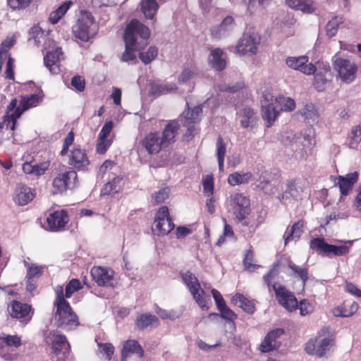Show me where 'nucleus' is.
Segmentation results:
<instances>
[{"label": "nucleus", "instance_id": "nucleus-47", "mask_svg": "<svg viewBox=\"0 0 361 361\" xmlns=\"http://www.w3.org/2000/svg\"><path fill=\"white\" fill-rule=\"evenodd\" d=\"M343 22V18L339 16H335L330 20L326 26L327 36L329 37H334L337 33L339 25Z\"/></svg>", "mask_w": 361, "mask_h": 361}, {"label": "nucleus", "instance_id": "nucleus-16", "mask_svg": "<svg viewBox=\"0 0 361 361\" xmlns=\"http://www.w3.org/2000/svg\"><path fill=\"white\" fill-rule=\"evenodd\" d=\"M286 63L290 68L299 71L307 75H312L316 71V66L312 63H309L307 56H288L286 59Z\"/></svg>", "mask_w": 361, "mask_h": 361}, {"label": "nucleus", "instance_id": "nucleus-50", "mask_svg": "<svg viewBox=\"0 0 361 361\" xmlns=\"http://www.w3.org/2000/svg\"><path fill=\"white\" fill-rule=\"evenodd\" d=\"M275 104L280 106L281 111H293L295 108V101L291 98L279 97L275 99Z\"/></svg>", "mask_w": 361, "mask_h": 361}, {"label": "nucleus", "instance_id": "nucleus-43", "mask_svg": "<svg viewBox=\"0 0 361 361\" xmlns=\"http://www.w3.org/2000/svg\"><path fill=\"white\" fill-rule=\"evenodd\" d=\"M191 295L202 310H209V304L211 303V298L209 295L206 294L203 289L200 288V290L195 291L191 293Z\"/></svg>", "mask_w": 361, "mask_h": 361}, {"label": "nucleus", "instance_id": "nucleus-5", "mask_svg": "<svg viewBox=\"0 0 361 361\" xmlns=\"http://www.w3.org/2000/svg\"><path fill=\"white\" fill-rule=\"evenodd\" d=\"M347 244L342 245H334L327 243L322 238H314L310 242V247L318 255L326 257H341L346 255L350 252L352 242L348 241Z\"/></svg>", "mask_w": 361, "mask_h": 361}, {"label": "nucleus", "instance_id": "nucleus-42", "mask_svg": "<svg viewBox=\"0 0 361 361\" xmlns=\"http://www.w3.org/2000/svg\"><path fill=\"white\" fill-rule=\"evenodd\" d=\"M252 177V174L251 172H246L242 174L239 172H234L228 176V183L232 186L245 184L249 183Z\"/></svg>", "mask_w": 361, "mask_h": 361}, {"label": "nucleus", "instance_id": "nucleus-29", "mask_svg": "<svg viewBox=\"0 0 361 361\" xmlns=\"http://www.w3.org/2000/svg\"><path fill=\"white\" fill-rule=\"evenodd\" d=\"M35 193L32 190L25 185H19L16 190L14 200L18 205H26L33 200Z\"/></svg>", "mask_w": 361, "mask_h": 361}, {"label": "nucleus", "instance_id": "nucleus-13", "mask_svg": "<svg viewBox=\"0 0 361 361\" xmlns=\"http://www.w3.org/2000/svg\"><path fill=\"white\" fill-rule=\"evenodd\" d=\"M334 68L338 71L341 80L350 83L356 78L357 66L350 61L338 58L334 62Z\"/></svg>", "mask_w": 361, "mask_h": 361}, {"label": "nucleus", "instance_id": "nucleus-18", "mask_svg": "<svg viewBox=\"0 0 361 361\" xmlns=\"http://www.w3.org/2000/svg\"><path fill=\"white\" fill-rule=\"evenodd\" d=\"M284 333V329L281 328L269 331L260 344V350L262 353H269L279 349L281 345L279 339Z\"/></svg>", "mask_w": 361, "mask_h": 361}, {"label": "nucleus", "instance_id": "nucleus-53", "mask_svg": "<svg viewBox=\"0 0 361 361\" xmlns=\"http://www.w3.org/2000/svg\"><path fill=\"white\" fill-rule=\"evenodd\" d=\"M97 345L101 354L106 357L107 360H111L114 353V346L111 343H98Z\"/></svg>", "mask_w": 361, "mask_h": 361}, {"label": "nucleus", "instance_id": "nucleus-11", "mask_svg": "<svg viewBox=\"0 0 361 361\" xmlns=\"http://www.w3.org/2000/svg\"><path fill=\"white\" fill-rule=\"evenodd\" d=\"M54 338L51 341V360L66 361L71 352V344L66 336L61 334H53Z\"/></svg>", "mask_w": 361, "mask_h": 361}, {"label": "nucleus", "instance_id": "nucleus-39", "mask_svg": "<svg viewBox=\"0 0 361 361\" xmlns=\"http://www.w3.org/2000/svg\"><path fill=\"white\" fill-rule=\"evenodd\" d=\"M180 274L183 282L189 288L190 293L200 290V283L194 274L187 271L186 272L180 273Z\"/></svg>", "mask_w": 361, "mask_h": 361}, {"label": "nucleus", "instance_id": "nucleus-28", "mask_svg": "<svg viewBox=\"0 0 361 361\" xmlns=\"http://www.w3.org/2000/svg\"><path fill=\"white\" fill-rule=\"evenodd\" d=\"M224 54V51L220 48L212 50L208 57L209 66L216 71L224 70L226 66V61L223 57Z\"/></svg>", "mask_w": 361, "mask_h": 361}, {"label": "nucleus", "instance_id": "nucleus-46", "mask_svg": "<svg viewBox=\"0 0 361 361\" xmlns=\"http://www.w3.org/2000/svg\"><path fill=\"white\" fill-rule=\"evenodd\" d=\"M197 74L195 66H184L182 72L178 78L179 84H185L192 79Z\"/></svg>", "mask_w": 361, "mask_h": 361}, {"label": "nucleus", "instance_id": "nucleus-60", "mask_svg": "<svg viewBox=\"0 0 361 361\" xmlns=\"http://www.w3.org/2000/svg\"><path fill=\"white\" fill-rule=\"evenodd\" d=\"M221 312V317L228 321H234L237 319V314L226 305L218 309Z\"/></svg>", "mask_w": 361, "mask_h": 361}, {"label": "nucleus", "instance_id": "nucleus-57", "mask_svg": "<svg viewBox=\"0 0 361 361\" xmlns=\"http://www.w3.org/2000/svg\"><path fill=\"white\" fill-rule=\"evenodd\" d=\"M350 139L351 147H355L361 142V126H356L352 128Z\"/></svg>", "mask_w": 361, "mask_h": 361}, {"label": "nucleus", "instance_id": "nucleus-49", "mask_svg": "<svg viewBox=\"0 0 361 361\" xmlns=\"http://www.w3.org/2000/svg\"><path fill=\"white\" fill-rule=\"evenodd\" d=\"M158 54V49L156 47H149L147 51L140 52L139 58L145 64L151 63Z\"/></svg>", "mask_w": 361, "mask_h": 361}, {"label": "nucleus", "instance_id": "nucleus-56", "mask_svg": "<svg viewBox=\"0 0 361 361\" xmlns=\"http://www.w3.org/2000/svg\"><path fill=\"white\" fill-rule=\"evenodd\" d=\"M44 267L35 264H28L27 277L32 279L35 277H39L42 275Z\"/></svg>", "mask_w": 361, "mask_h": 361}, {"label": "nucleus", "instance_id": "nucleus-1", "mask_svg": "<svg viewBox=\"0 0 361 361\" xmlns=\"http://www.w3.org/2000/svg\"><path fill=\"white\" fill-rule=\"evenodd\" d=\"M180 123L177 120H169L161 132L152 130L140 140V145L149 155H157L177 141Z\"/></svg>", "mask_w": 361, "mask_h": 361}, {"label": "nucleus", "instance_id": "nucleus-24", "mask_svg": "<svg viewBox=\"0 0 361 361\" xmlns=\"http://www.w3.org/2000/svg\"><path fill=\"white\" fill-rule=\"evenodd\" d=\"M235 25V19L231 16L225 17L221 23L210 29L211 35L213 38L221 39L228 35Z\"/></svg>", "mask_w": 361, "mask_h": 361}, {"label": "nucleus", "instance_id": "nucleus-48", "mask_svg": "<svg viewBox=\"0 0 361 361\" xmlns=\"http://www.w3.org/2000/svg\"><path fill=\"white\" fill-rule=\"evenodd\" d=\"M82 288V286L78 279H71L66 286L64 298H70L74 293Z\"/></svg>", "mask_w": 361, "mask_h": 361}, {"label": "nucleus", "instance_id": "nucleus-51", "mask_svg": "<svg viewBox=\"0 0 361 361\" xmlns=\"http://www.w3.org/2000/svg\"><path fill=\"white\" fill-rule=\"evenodd\" d=\"M169 189L164 188L152 194V199L154 205L160 204L169 198Z\"/></svg>", "mask_w": 361, "mask_h": 361}, {"label": "nucleus", "instance_id": "nucleus-15", "mask_svg": "<svg viewBox=\"0 0 361 361\" xmlns=\"http://www.w3.org/2000/svg\"><path fill=\"white\" fill-rule=\"evenodd\" d=\"M260 38L257 35L244 34L236 46V52L240 55L256 54Z\"/></svg>", "mask_w": 361, "mask_h": 361}, {"label": "nucleus", "instance_id": "nucleus-26", "mask_svg": "<svg viewBox=\"0 0 361 361\" xmlns=\"http://www.w3.org/2000/svg\"><path fill=\"white\" fill-rule=\"evenodd\" d=\"M240 123L242 128H253L257 122V112L250 107H245L238 112Z\"/></svg>", "mask_w": 361, "mask_h": 361}, {"label": "nucleus", "instance_id": "nucleus-6", "mask_svg": "<svg viewBox=\"0 0 361 361\" xmlns=\"http://www.w3.org/2000/svg\"><path fill=\"white\" fill-rule=\"evenodd\" d=\"M328 328L322 329L318 333L317 338H312L305 344V350L309 355L323 357L332 345L334 338L329 335Z\"/></svg>", "mask_w": 361, "mask_h": 361}, {"label": "nucleus", "instance_id": "nucleus-52", "mask_svg": "<svg viewBox=\"0 0 361 361\" xmlns=\"http://www.w3.org/2000/svg\"><path fill=\"white\" fill-rule=\"evenodd\" d=\"M204 192L207 193L208 197H212L214 192V181L212 174L207 175L202 180Z\"/></svg>", "mask_w": 361, "mask_h": 361}, {"label": "nucleus", "instance_id": "nucleus-21", "mask_svg": "<svg viewBox=\"0 0 361 361\" xmlns=\"http://www.w3.org/2000/svg\"><path fill=\"white\" fill-rule=\"evenodd\" d=\"M94 23L92 17L85 16L79 18L73 27L74 36L82 42H87L90 39V27Z\"/></svg>", "mask_w": 361, "mask_h": 361}, {"label": "nucleus", "instance_id": "nucleus-37", "mask_svg": "<svg viewBox=\"0 0 361 361\" xmlns=\"http://www.w3.org/2000/svg\"><path fill=\"white\" fill-rule=\"evenodd\" d=\"M159 322V320L157 316L152 314H142L137 317L135 326L139 330H144L150 325H158Z\"/></svg>", "mask_w": 361, "mask_h": 361}, {"label": "nucleus", "instance_id": "nucleus-33", "mask_svg": "<svg viewBox=\"0 0 361 361\" xmlns=\"http://www.w3.org/2000/svg\"><path fill=\"white\" fill-rule=\"evenodd\" d=\"M288 6L295 10L306 13H312L316 7L312 0H286Z\"/></svg>", "mask_w": 361, "mask_h": 361}, {"label": "nucleus", "instance_id": "nucleus-9", "mask_svg": "<svg viewBox=\"0 0 361 361\" xmlns=\"http://www.w3.org/2000/svg\"><path fill=\"white\" fill-rule=\"evenodd\" d=\"M22 344L20 336L3 334L0 336V357L6 361L16 360L19 354L12 348H18Z\"/></svg>", "mask_w": 361, "mask_h": 361}, {"label": "nucleus", "instance_id": "nucleus-41", "mask_svg": "<svg viewBox=\"0 0 361 361\" xmlns=\"http://www.w3.org/2000/svg\"><path fill=\"white\" fill-rule=\"evenodd\" d=\"M61 48H57L55 50L49 51L44 57V65L49 69L51 73H56L54 71L55 68L53 66L59 61L60 56L62 54Z\"/></svg>", "mask_w": 361, "mask_h": 361}, {"label": "nucleus", "instance_id": "nucleus-19", "mask_svg": "<svg viewBox=\"0 0 361 361\" xmlns=\"http://www.w3.org/2000/svg\"><path fill=\"white\" fill-rule=\"evenodd\" d=\"M314 74V87L318 92L324 91L333 78L331 67L329 65H323L322 67L316 68Z\"/></svg>", "mask_w": 361, "mask_h": 361}, {"label": "nucleus", "instance_id": "nucleus-22", "mask_svg": "<svg viewBox=\"0 0 361 361\" xmlns=\"http://www.w3.org/2000/svg\"><path fill=\"white\" fill-rule=\"evenodd\" d=\"M93 280L99 286H113L114 271L102 267H93L91 269Z\"/></svg>", "mask_w": 361, "mask_h": 361}, {"label": "nucleus", "instance_id": "nucleus-12", "mask_svg": "<svg viewBox=\"0 0 361 361\" xmlns=\"http://www.w3.org/2000/svg\"><path fill=\"white\" fill-rule=\"evenodd\" d=\"M358 178L359 173L357 171L347 173L345 176H330L331 180L334 183V186L339 188L341 197L348 196L351 192Z\"/></svg>", "mask_w": 361, "mask_h": 361}, {"label": "nucleus", "instance_id": "nucleus-3", "mask_svg": "<svg viewBox=\"0 0 361 361\" xmlns=\"http://www.w3.org/2000/svg\"><path fill=\"white\" fill-rule=\"evenodd\" d=\"M55 293L54 319L56 326L66 331L75 329L80 325L79 317L73 311L70 303L64 298L63 286H58Z\"/></svg>", "mask_w": 361, "mask_h": 361}, {"label": "nucleus", "instance_id": "nucleus-59", "mask_svg": "<svg viewBox=\"0 0 361 361\" xmlns=\"http://www.w3.org/2000/svg\"><path fill=\"white\" fill-rule=\"evenodd\" d=\"M216 147L217 159H224L226 153V144L221 135H219L216 140Z\"/></svg>", "mask_w": 361, "mask_h": 361}, {"label": "nucleus", "instance_id": "nucleus-38", "mask_svg": "<svg viewBox=\"0 0 361 361\" xmlns=\"http://www.w3.org/2000/svg\"><path fill=\"white\" fill-rule=\"evenodd\" d=\"M159 4L156 0H142L140 3L141 11L145 18L152 20L156 15Z\"/></svg>", "mask_w": 361, "mask_h": 361}, {"label": "nucleus", "instance_id": "nucleus-54", "mask_svg": "<svg viewBox=\"0 0 361 361\" xmlns=\"http://www.w3.org/2000/svg\"><path fill=\"white\" fill-rule=\"evenodd\" d=\"M279 274V268L278 264H274L273 267L269 269V272L263 276L264 283L267 286L270 290L271 285V281L278 276Z\"/></svg>", "mask_w": 361, "mask_h": 361}, {"label": "nucleus", "instance_id": "nucleus-34", "mask_svg": "<svg viewBox=\"0 0 361 361\" xmlns=\"http://www.w3.org/2000/svg\"><path fill=\"white\" fill-rule=\"evenodd\" d=\"M177 90V86L175 83L163 84L152 81L149 84V93L153 95H162Z\"/></svg>", "mask_w": 361, "mask_h": 361}, {"label": "nucleus", "instance_id": "nucleus-8", "mask_svg": "<svg viewBox=\"0 0 361 361\" xmlns=\"http://www.w3.org/2000/svg\"><path fill=\"white\" fill-rule=\"evenodd\" d=\"M69 220L68 212L66 209L50 210L42 227L49 232H61L65 231Z\"/></svg>", "mask_w": 361, "mask_h": 361}, {"label": "nucleus", "instance_id": "nucleus-58", "mask_svg": "<svg viewBox=\"0 0 361 361\" xmlns=\"http://www.w3.org/2000/svg\"><path fill=\"white\" fill-rule=\"evenodd\" d=\"M71 84L78 92H82L85 89V80L81 75L73 76L71 79Z\"/></svg>", "mask_w": 361, "mask_h": 361}, {"label": "nucleus", "instance_id": "nucleus-2", "mask_svg": "<svg viewBox=\"0 0 361 361\" xmlns=\"http://www.w3.org/2000/svg\"><path fill=\"white\" fill-rule=\"evenodd\" d=\"M149 37L150 30L148 27L138 20L133 19L125 29L126 49L123 53L121 61L127 62L134 60L136 58L135 51L147 45Z\"/></svg>", "mask_w": 361, "mask_h": 361}, {"label": "nucleus", "instance_id": "nucleus-17", "mask_svg": "<svg viewBox=\"0 0 361 361\" xmlns=\"http://www.w3.org/2000/svg\"><path fill=\"white\" fill-rule=\"evenodd\" d=\"M90 163L85 149L80 147H74L71 151L68 164L71 169L77 171H85L87 169Z\"/></svg>", "mask_w": 361, "mask_h": 361}, {"label": "nucleus", "instance_id": "nucleus-32", "mask_svg": "<svg viewBox=\"0 0 361 361\" xmlns=\"http://www.w3.org/2000/svg\"><path fill=\"white\" fill-rule=\"evenodd\" d=\"M278 106L274 102H271L267 105L263 104L262 106V116L264 121H267V127H271L274 123L276 118L279 114V111L277 109Z\"/></svg>", "mask_w": 361, "mask_h": 361}, {"label": "nucleus", "instance_id": "nucleus-61", "mask_svg": "<svg viewBox=\"0 0 361 361\" xmlns=\"http://www.w3.org/2000/svg\"><path fill=\"white\" fill-rule=\"evenodd\" d=\"M111 141L107 139H97V142L96 145V152L99 154H104L106 153L109 147L111 145Z\"/></svg>", "mask_w": 361, "mask_h": 361}, {"label": "nucleus", "instance_id": "nucleus-62", "mask_svg": "<svg viewBox=\"0 0 361 361\" xmlns=\"http://www.w3.org/2000/svg\"><path fill=\"white\" fill-rule=\"evenodd\" d=\"M32 0H7L8 6L13 10L24 9L31 3Z\"/></svg>", "mask_w": 361, "mask_h": 361}, {"label": "nucleus", "instance_id": "nucleus-35", "mask_svg": "<svg viewBox=\"0 0 361 361\" xmlns=\"http://www.w3.org/2000/svg\"><path fill=\"white\" fill-rule=\"evenodd\" d=\"M18 101L16 97L11 100L9 104L7 106L6 113L4 116L5 121L12 123V126H11V129L12 130H15L17 125V121L22 116L21 114L18 115V112L14 110L18 104Z\"/></svg>", "mask_w": 361, "mask_h": 361}, {"label": "nucleus", "instance_id": "nucleus-7", "mask_svg": "<svg viewBox=\"0 0 361 361\" xmlns=\"http://www.w3.org/2000/svg\"><path fill=\"white\" fill-rule=\"evenodd\" d=\"M228 201L238 222L242 223L243 226H248L249 222L245 219L250 212V199L236 192L231 195Z\"/></svg>", "mask_w": 361, "mask_h": 361}, {"label": "nucleus", "instance_id": "nucleus-36", "mask_svg": "<svg viewBox=\"0 0 361 361\" xmlns=\"http://www.w3.org/2000/svg\"><path fill=\"white\" fill-rule=\"evenodd\" d=\"M304 220L301 219L294 223L290 229L287 231L286 234L284 235L285 245H286L289 241L295 239H299L304 232Z\"/></svg>", "mask_w": 361, "mask_h": 361}, {"label": "nucleus", "instance_id": "nucleus-4", "mask_svg": "<svg viewBox=\"0 0 361 361\" xmlns=\"http://www.w3.org/2000/svg\"><path fill=\"white\" fill-rule=\"evenodd\" d=\"M273 290L278 302L287 310L292 312L298 308L302 316H306L313 312L314 307L307 300H302L298 303L294 295L284 286L274 283Z\"/></svg>", "mask_w": 361, "mask_h": 361}, {"label": "nucleus", "instance_id": "nucleus-64", "mask_svg": "<svg viewBox=\"0 0 361 361\" xmlns=\"http://www.w3.org/2000/svg\"><path fill=\"white\" fill-rule=\"evenodd\" d=\"M113 127L114 124L112 121L106 122L99 133L98 138H99L100 140L107 139V137L111 132Z\"/></svg>", "mask_w": 361, "mask_h": 361}, {"label": "nucleus", "instance_id": "nucleus-44", "mask_svg": "<svg viewBox=\"0 0 361 361\" xmlns=\"http://www.w3.org/2000/svg\"><path fill=\"white\" fill-rule=\"evenodd\" d=\"M185 114L183 126L194 125L200 121L202 109L201 106H197L191 110L188 109Z\"/></svg>", "mask_w": 361, "mask_h": 361}, {"label": "nucleus", "instance_id": "nucleus-10", "mask_svg": "<svg viewBox=\"0 0 361 361\" xmlns=\"http://www.w3.org/2000/svg\"><path fill=\"white\" fill-rule=\"evenodd\" d=\"M174 226L168 207H161L156 214L152 230L158 235H166L173 230Z\"/></svg>", "mask_w": 361, "mask_h": 361}, {"label": "nucleus", "instance_id": "nucleus-27", "mask_svg": "<svg viewBox=\"0 0 361 361\" xmlns=\"http://www.w3.org/2000/svg\"><path fill=\"white\" fill-rule=\"evenodd\" d=\"M233 305H238L244 312L252 314L256 311L255 302L254 300L247 298L244 295L237 293L231 299Z\"/></svg>", "mask_w": 361, "mask_h": 361}, {"label": "nucleus", "instance_id": "nucleus-55", "mask_svg": "<svg viewBox=\"0 0 361 361\" xmlns=\"http://www.w3.org/2000/svg\"><path fill=\"white\" fill-rule=\"evenodd\" d=\"M254 252L252 250L249 249L247 250L245 257L243 259V264L245 268L250 271H254L255 269L259 267V265L253 264Z\"/></svg>", "mask_w": 361, "mask_h": 361}, {"label": "nucleus", "instance_id": "nucleus-45", "mask_svg": "<svg viewBox=\"0 0 361 361\" xmlns=\"http://www.w3.org/2000/svg\"><path fill=\"white\" fill-rule=\"evenodd\" d=\"M122 180V177L117 176L106 183L103 188L104 195H113L118 193L121 190Z\"/></svg>", "mask_w": 361, "mask_h": 361}, {"label": "nucleus", "instance_id": "nucleus-40", "mask_svg": "<svg viewBox=\"0 0 361 361\" xmlns=\"http://www.w3.org/2000/svg\"><path fill=\"white\" fill-rule=\"evenodd\" d=\"M72 4L73 2L71 1L63 2L59 7L50 13L49 17V22L53 25L57 23L62 17L65 16Z\"/></svg>", "mask_w": 361, "mask_h": 361}, {"label": "nucleus", "instance_id": "nucleus-25", "mask_svg": "<svg viewBox=\"0 0 361 361\" xmlns=\"http://www.w3.org/2000/svg\"><path fill=\"white\" fill-rule=\"evenodd\" d=\"M131 354H136L139 357L142 358L144 357L145 351L138 341L128 339L123 343L121 350V361H126Z\"/></svg>", "mask_w": 361, "mask_h": 361}, {"label": "nucleus", "instance_id": "nucleus-20", "mask_svg": "<svg viewBox=\"0 0 361 361\" xmlns=\"http://www.w3.org/2000/svg\"><path fill=\"white\" fill-rule=\"evenodd\" d=\"M77 177V173L73 170L58 174L53 180V193L63 194L69 188L71 180L75 181Z\"/></svg>", "mask_w": 361, "mask_h": 361}, {"label": "nucleus", "instance_id": "nucleus-30", "mask_svg": "<svg viewBox=\"0 0 361 361\" xmlns=\"http://www.w3.org/2000/svg\"><path fill=\"white\" fill-rule=\"evenodd\" d=\"M358 304L353 300H345L341 305L334 308L333 312L336 317H348L353 315L358 310Z\"/></svg>", "mask_w": 361, "mask_h": 361}, {"label": "nucleus", "instance_id": "nucleus-14", "mask_svg": "<svg viewBox=\"0 0 361 361\" xmlns=\"http://www.w3.org/2000/svg\"><path fill=\"white\" fill-rule=\"evenodd\" d=\"M7 310L12 318L23 319L26 322L32 319L34 310L32 306L18 300H12L8 305Z\"/></svg>", "mask_w": 361, "mask_h": 361}, {"label": "nucleus", "instance_id": "nucleus-31", "mask_svg": "<svg viewBox=\"0 0 361 361\" xmlns=\"http://www.w3.org/2000/svg\"><path fill=\"white\" fill-rule=\"evenodd\" d=\"M287 267L291 271L290 275L294 278L300 280L302 286L305 287L309 279V269L307 266L300 267L295 264L291 259L287 260Z\"/></svg>", "mask_w": 361, "mask_h": 361}, {"label": "nucleus", "instance_id": "nucleus-63", "mask_svg": "<svg viewBox=\"0 0 361 361\" xmlns=\"http://www.w3.org/2000/svg\"><path fill=\"white\" fill-rule=\"evenodd\" d=\"M74 142V133L73 130L70 131L66 138L64 139L63 148L60 152L61 156H65L68 154V148Z\"/></svg>", "mask_w": 361, "mask_h": 361}, {"label": "nucleus", "instance_id": "nucleus-23", "mask_svg": "<svg viewBox=\"0 0 361 361\" xmlns=\"http://www.w3.org/2000/svg\"><path fill=\"white\" fill-rule=\"evenodd\" d=\"M44 97L42 90L37 94L21 96L19 106H16L14 110L18 112V115H22L25 111L39 106L42 102Z\"/></svg>", "mask_w": 361, "mask_h": 361}]
</instances>
